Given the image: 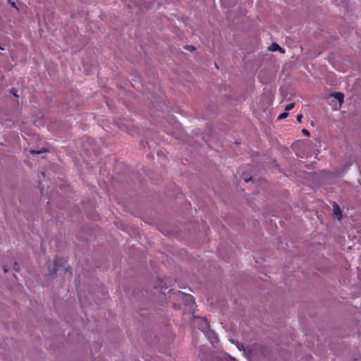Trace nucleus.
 I'll list each match as a JSON object with an SVG mask.
<instances>
[{"label":"nucleus","instance_id":"obj_2","mask_svg":"<svg viewBox=\"0 0 361 361\" xmlns=\"http://www.w3.org/2000/svg\"><path fill=\"white\" fill-rule=\"evenodd\" d=\"M198 328L202 331H206L209 329V324L207 319H200V323L198 324Z\"/></svg>","mask_w":361,"mask_h":361},{"label":"nucleus","instance_id":"obj_8","mask_svg":"<svg viewBox=\"0 0 361 361\" xmlns=\"http://www.w3.org/2000/svg\"><path fill=\"white\" fill-rule=\"evenodd\" d=\"M294 106H295V103H290L286 105L285 109H286V111L291 110L294 107Z\"/></svg>","mask_w":361,"mask_h":361},{"label":"nucleus","instance_id":"obj_1","mask_svg":"<svg viewBox=\"0 0 361 361\" xmlns=\"http://www.w3.org/2000/svg\"><path fill=\"white\" fill-rule=\"evenodd\" d=\"M54 268H53V270H50L49 269V274L51 275L52 274H54L56 273V271L58 270L59 267L60 266H61L63 264V263L64 262H66V260L64 259V258H59L58 257H56L55 259H54Z\"/></svg>","mask_w":361,"mask_h":361},{"label":"nucleus","instance_id":"obj_13","mask_svg":"<svg viewBox=\"0 0 361 361\" xmlns=\"http://www.w3.org/2000/svg\"><path fill=\"white\" fill-rule=\"evenodd\" d=\"M337 4H345L346 3L348 0H334Z\"/></svg>","mask_w":361,"mask_h":361},{"label":"nucleus","instance_id":"obj_3","mask_svg":"<svg viewBox=\"0 0 361 361\" xmlns=\"http://www.w3.org/2000/svg\"><path fill=\"white\" fill-rule=\"evenodd\" d=\"M269 50L271 51H279L281 53H284L285 50L281 47H280L277 43L273 42L271 44V45L269 47Z\"/></svg>","mask_w":361,"mask_h":361},{"label":"nucleus","instance_id":"obj_17","mask_svg":"<svg viewBox=\"0 0 361 361\" xmlns=\"http://www.w3.org/2000/svg\"><path fill=\"white\" fill-rule=\"evenodd\" d=\"M244 178V180H245V182H248L249 180H250L252 179L251 178H245H245Z\"/></svg>","mask_w":361,"mask_h":361},{"label":"nucleus","instance_id":"obj_7","mask_svg":"<svg viewBox=\"0 0 361 361\" xmlns=\"http://www.w3.org/2000/svg\"><path fill=\"white\" fill-rule=\"evenodd\" d=\"M288 114L287 112H283L282 114H281L279 117H278V119L279 120H281V119H283L285 118H286L288 116Z\"/></svg>","mask_w":361,"mask_h":361},{"label":"nucleus","instance_id":"obj_16","mask_svg":"<svg viewBox=\"0 0 361 361\" xmlns=\"http://www.w3.org/2000/svg\"><path fill=\"white\" fill-rule=\"evenodd\" d=\"M14 269L16 271H18L19 270V267L18 266L16 262H15L14 264Z\"/></svg>","mask_w":361,"mask_h":361},{"label":"nucleus","instance_id":"obj_19","mask_svg":"<svg viewBox=\"0 0 361 361\" xmlns=\"http://www.w3.org/2000/svg\"><path fill=\"white\" fill-rule=\"evenodd\" d=\"M0 49L1 50H4L5 49V47H4V44H0Z\"/></svg>","mask_w":361,"mask_h":361},{"label":"nucleus","instance_id":"obj_20","mask_svg":"<svg viewBox=\"0 0 361 361\" xmlns=\"http://www.w3.org/2000/svg\"><path fill=\"white\" fill-rule=\"evenodd\" d=\"M4 272H7L8 271V269L6 268V266L4 267Z\"/></svg>","mask_w":361,"mask_h":361},{"label":"nucleus","instance_id":"obj_21","mask_svg":"<svg viewBox=\"0 0 361 361\" xmlns=\"http://www.w3.org/2000/svg\"><path fill=\"white\" fill-rule=\"evenodd\" d=\"M214 65H215V68H219V66H217L216 63H214Z\"/></svg>","mask_w":361,"mask_h":361},{"label":"nucleus","instance_id":"obj_4","mask_svg":"<svg viewBox=\"0 0 361 361\" xmlns=\"http://www.w3.org/2000/svg\"><path fill=\"white\" fill-rule=\"evenodd\" d=\"M333 207H334V214L336 216V218L338 220H341L342 218V214H341V210L339 206L336 203L334 202Z\"/></svg>","mask_w":361,"mask_h":361},{"label":"nucleus","instance_id":"obj_5","mask_svg":"<svg viewBox=\"0 0 361 361\" xmlns=\"http://www.w3.org/2000/svg\"><path fill=\"white\" fill-rule=\"evenodd\" d=\"M332 97H334L335 99H336L340 104H341L343 102L344 100V94L342 92H334L332 94Z\"/></svg>","mask_w":361,"mask_h":361},{"label":"nucleus","instance_id":"obj_18","mask_svg":"<svg viewBox=\"0 0 361 361\" xmlns=\"http://www.w3.org/2000/svg\"><path fill=\"white\" fill-rule=\"evenodd\" d=\"M188 298L189 300L191 302H192L194 300L192 296H191V295H188Z\"/></svg>","mask_w":361,"mask_h":361},{"label":"nucleus","instance_id":"obj_11","mask_svg":"<svg viewBox=\"0 0 361 361\" xmlns=\"http://www.w3.org/2000/svg\"><path fill=\"white\" fill-rule=\"evenodd\" d=\"M302 133L303 135H305L306 136H309L310 135V132L307 129H305V128H303L302 130Z\"/></svg>","mask_w":361,"mask_h":361},{"label":"nucleus","instance_id":"obj_6","mask_svg":"<svg viewBox=\"0 0 361 361\" xmlns=\"http://www.w3.org/2000/svg\"><path fill=\"white\" fill-rule=\"evenodd\" d=\"M184 49H187V50H189L190 51H195L196 49V48L194 46H192V45H185L184 47Z\"/></svg>","mask_w":361,"mask_h":361},{"label":"nucleus","instance_id":"obj_14","mask_svg":"<svg viewBox=\"0 0 361 361\" xmlns=\"http://www.w3.org/2000/svg\"><path fill=\"white\" fill-rule=\"evenodd\" d=\"M17 90L16 89H11V93H12L15 97H18V95L16 94Z\"/></svg>","mask_w":361,"mask_h":361},{"label":"nucleus","instance_id":"obj_9","mask_svg":"<svg viewBox=\"0 0 361 361\" xmlns=\"http://www.w3.org/2000/svg\"><path fill=\"white\" fill-rule=\"evenodd\" d=\"M45 151H46L45 149H41V150H39V151H36V150L32 149V150H30V153L33 154H41V153H42V152H44Z\"/></svg>","mask_w":361,"mask_h":361},{"label":"nucleus","instance_id":"obj_10","mask_svg":"<svg viewBox=\"0 0 361 361\" xmlns=\"http://www.w3.org/2000/svg\"><path fill=\"white\" fill-rule=\"evenodd\" d=\"M302 117H303L302 114H298V115L297 116V117H296V120H297V121H298V122H299V123H300V122H301V121H302Z\"/></svg>","mask_w":361,"mask_h":361},{"label":"nucleus","instance_id":"obj_15","mask_svg":"<svg viewBox=\"0 0 361 361\" xmlns=\"http://www.w3.org/2000/svg\"><path fill=\"white\" fill-rule=\"evenodd\" d=\"M65 270H66V272H68L70 274H71L72 271H71V267H66Z\"/></svg>","mask_w":361,"mask_h":361},{"label":"nucleus","instance_id":"obj_12","mask_svg":"<svg viewBox=\"0 0 361 361\" xmlns=\"http://www.w3.org/2000/svg\"><path fill=\"white\" fill-rule=\"evenodd\" d=\"M8 2L11 5L13 8H17L16 4L15 1H13L11 0H8Z\"/></svg>","mask_w":361,"mask_h":361}]
</instances>
